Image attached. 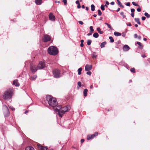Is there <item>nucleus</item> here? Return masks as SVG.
Listing matches in <instances>:
<instances>
[{
	"mask_svg": "<svg viewBox=\"0 0 150 150\" xmlns=\"http://www.w3.org/2000/svg\"><path fill=\"white\" fill-rule=\"evenodd\" d=\"M91 10L92 11H94L95 9V6L93 4H92L91 5Z\"/></svg>",
	"mask_w": 150,
	"mask_h": 150,
	"instance_id": "29",
	"label": "nucleus"
},
{
	"mask_svg": "<svg viewBox=\"0 0 150 150\" xmlns=\"http://www.w3.org/2000/svg\"><path fill=\"white\" fill-rule=\"evenodd\" d=\"M88 91V90L87 89H85L83 91V95L85 97H86L87 96V92Z\"/></svg>",
	"mask_w": 150,
	"mask_h": 150,
	"instance_id": "22",
	"label": "nucleus"
},
{
	"mask_svg": "<svg viewBox=\"0 0 150 150\" xmlns=\"http://www.w3.org/2000/svg\"><path fill=\"white\" fill-rule=\"evenodd\" d=\"M45 65L44 62H40L38 67V69H43L45 67Z\"/></svg>",
	"mask_w": 150,
	"mask_h": 150,
	"instance_id": "6",
	"label": "nucleus"
},
{
	"mask_svg": "<svg viewBox=\"0 0 150 150\" xmlns=\"http://www.w3.org/2000/svg\"><path fill=\"white\" fill-rule=\"evenodd\" d=\"M81 7V5H80V4H78L77 6V8H80Z\"/></svg>",
	"mask_w": 150,
	"mask_h": 150,
	"instance_id": "53",
	"label": "nucleus"
},
{
	"mask_svg": "<svg viewBox=\"0 0 150 150\" xmlns=\"http://www.w3.org/2000/svg\"><path fill=\"white\" fill-rule=\"evenodd\" d=\"M120 15L122 16L123 18H125L126 17V16L124 15V13L123 12H121Z\"/></svg>",
	"mask_w": 150,
	"mask_h": 150,
	"instance_id": "36",
	"label": "nucleus"
},
{
	"mask_svg": "<svg viewBox=\"0 0 150 150\" xmlns=\"http://www.w3.org/2000/svg\"><path fill=\"white\" fill-rule=\"evenodd\" d=\"M82 70V68H79L78 70V74L79 75L81 74V71Z\"/></svg>",
	"mask_w": 150,
	"mask_h": 150,
	"instance_id": "25",
	"label": "nucleus"
},
{
	"mask_svg": "<svg viewBox=\"0 0 150 150\" xmlns=\"http://www.w3.org/2000/svg\"><path fill=\"white\" fill-rule=\"evenodd\" d=\"M83 43H81L80 44V46L81 47H83Z\"/></svg>",
	"mask_w": 150,
	"mask_h": 150,
	"instance_id": "60",
	"label": "nucleus"
},
{
	"mask_svg": "<svg viewBox=\"0 0 150 150\" xmlns=\"http://www.w3.org/2000/svg\"><path fill=\"white\" fill-rule=\"evenodd\" d=\"M13 91L12 89H9L6 91L3 95V98L5 100L11 99L12 96Z\"/></svg>",
	"mask_w": 150,
	"mask_h": 150,
	"instance_id": "4",
	"label": "nucleus"
},
{
	"mask_svg": "<svg viewBox=\"0 0 150 150\" xmlns=\"http://www.w3.org/2000/svg\"><path fill=\"white\" fill-rule=\"evenodd\" d=\"M90 32H93L94 31V30L93 28V27L92 26L90 27Z\"/></svg>",
	"mask_w": 150,
	"mask_h": 150,
	"instance_id": "33",
	"label": "nucleus"
},
{
	"mask_svg": "<svg viewBox=\"0 0 150 150\" xmlns=\"http://www.w3.org/2000/svg\"><path fill=\"white\" fill-rule=\"evenodd\" d=\"M110 4L111 5H113L114 4H115V3L113 1H112V2H111L110 3Z\"/></svg>",
	"mask_w": 150,
	"mask_h": 150,
	"instance_id": "55",
	"label": "nucleus"
},
{
	"mask_svg": "<svg viewBox=\"0 0 150 150\" xmlns=\"http://www.w3.org/2000/svg\"><path fill=\"white\" fill-rule=\"evenodd\" d=\"M129 49V46L126 45H124L123 48V50L125 51H128Z\"/></svg>",
	"mask_w": 150,
	"mask_h": 150,
	"instance_id": "12",
	"label": "nucleus"
},
{
	"mask_svg": "<svg viewBox=\"0 0 150 150\" xmlns=\"http://www.w3.org/2000/svg\"><path fill=\"white\" fill-rule=\"evenodd\" d=\"M144 15L147 18H149L150 17V15L147 13H145Z\"/></svg>",
	"mask_w": 150,
	"mask_h": 150,
	"instance_id": "32",
	"label": "nucleus"
},
{
	"mask_svg": "<svg viewBox=\"0 0 150 150\" xmlns=\"http://www.w3.org/2000/svg\"><path fill=\"white\" fill-rule=\"evenodd\" d=\"M130 71L131 72H133V73H135V69L134 68H131L130 70Z\"/></svg>",
	"mask_w": 150,
	"mask_h": 150,
	"instance_id": "37",
	"label": "nucleus"
},
{
	"mask_svg": "<svg viewBox=\"0 0 150 150\" xmlns=\"http://www.w3.org/2000/svg\"><path fill=\"white\" fill-rule=\"evenodd\" d=\"M146 19V17L144 16H143L142 18V19L143 20H145Z\"/></svg>",
	"mask_w": 150,
	"mask_h": 150,
	"instance_id": "48",
	"label": "nucleus"
},
{
	"mask_svg": "<svg viewBox=\"0 0 150 150\" xmlns=\"http://www.w3.org/2000/svg\"><path fill=\"white\" fill-rule=\"evenodd\" d=\"M37 77V76L36 75H34L33 76H32L31 78H30V79L31 80H35Z\"/></svg>",
	"mask_w": 150,
	"mask_h": 150,
	"instance_id": "26",
	"label": "nucleus"
},
{
	"mask_svg": "<svg viewBox=\"0 0 150 150\" xmlns=\"http://www.w3.org/2000/svg\"><path fill=\"white\" fill-rule=\"evenodd\" d=\"M105 3L107 5H108L109 4V3L107 1H105Z\"/></svg>",
	"mask_w": 150,
	"mask_h": 150,
	"instance_id": "59",
	"label": "nucleus"
},
{
	"mask_svg": "<svg viewBox=\"0 0 150 150\" xmlns=\"http://www.w3.org/2000/svg\"><path fill=\"white\" fill-rule=\"evenodd\" d=\"M50 40V37L49 35H44L43 39V41L44 42H46Z\"/></svg>",
	"mask_w": 150,
	"mask_h": 150,
	"instance_id": "8",
	"label": "nucleus"
},
{
	"mask_svg": "<svg viewBox=\"0 0 150 150\" xmlns=\"http://www.w3.org/2000/svg\"><path fill=\"white\" fill-rule=\"evenodd\" d=\"M134 37L135 38H137V34H135L134 35Z\"/></svg>",
	"mask_w": 150,
	"mask_h": 150,
	"instance_id": "57",
	"label": "nucleus"
},
{
	"mask_svg": "<svg viewBox=\"0 0 150 150\" xmlns=\"http://www.w3.org/2000/svg\"><path fill=\"white\" fill-rule=\"evenodd\" d=\"M84 42V40H81V43H83Z\"/></svg>",
	"mask_w": 150,
	"mask_h": 150,
	"instance_id": "63",
	"label": "nucleus"
},
{
	"mask_svg": "<svg viewBox=\"0 0 150 150\" xmlns=\"http://www.w3.org/2000/svg\"><path fill=\"white\" fill-rule=\"evenodd\" d=\"M117 1L119 6L122 4L121 2H120L119 0H117Z\"/></svg>",
	"mask_w": 150,
	"mask_h": 150,
	"instance_id": "44",
	"label": "nucleus"
},
{
	"mask_svg": "<svg viewBox=\"0 0 150 150\" xmlns=\"http://www.w3.org/2000/svg\"><path fill=\"white\" fill-rule=\"evenodd\" d=\"M105 6L103 5H102L101 7L100 8L102 11H104L105 10Z\"/></svg>",
	"mask_w": 150,
	"mask_h": 150,
	"instance_id": "34",
	"label": "nucleus"
},
{
	"mask_svg": "<svg viewBox=\"0 0 150 150\" xmlns=\"http://www.w3.org/2000/svg\"><path fill=\"white\" fill-rule=\"evenodd\" d=\"M84 141V139H81V143H83Z\"/></svg>",
	"mask_w": 150,
	"mask_h": 150,
	"instance_id": "49",
	"label": "nucleus"
},
{
	"mask_svg": "<svg viewBox=\"0 0 150 150\" xmlns=\"http://www.w3.org/2000/svg\"><path fill=\"white\" fill-rule=\"evenodd\" d=\"M132 4L134 6H139V5L137 4L136 3L134 2H132Z\"/></svg>",
	"mask_w": 150,
	"mask_h": 150,
	"instance_id": "38",
	"label": "nucleus"
},
{
	"mask_svg": "<svg viewBox=\"0 0 150 150\" xmlns=\"http://www.w3.org/2000/svg\"><path fill=\"white\" fill-rule=\"evenodd\" d=\"M46 99L49 105L53 108L54 109L57 106V102L56 98L49 95H47L46 97Z\"/></svg>",
	"mask_w": 150,
	"mask_h": 150,
	"instance_id": "2",
	"label": "nucleus"
},
{
	"mask_svg": "<svg viewBox=\"0 0 150 150\" xmlns=\"http://www.w3.org/2000/svg\"><path fill=\"white\" fill-rule=\"evenodd\" d=\"M30 68L31 71L33 72H35L38 69V67L32 64H31L30 65Z\"/></svg>",
	"mask_w": 150,
	"mask_h": 150,
	"instance_id": "7",
	"label": "nucleus"
},
{
	"mask_svg": "<svg viewBox=\"0 0 150 150\" xmlns=\"http://www.w3.org/2000/svg\"><path fill=\"white\" fill-rule=\"evenodd\" d=\"M25 150H35L34 148L31 146H28L26 148Z\"/></svg>",
	"mask_w": 150,
	"mask_h": 150,
	"instance_id": "18",
	"label": "nucleus"
},
{
	"mask_svg": "<svg viewBox=\"0 0 150 150\" xmlns=\"http://www.w3.org/2000/svg\"><path fill=\"white\" fill-rule=\"evenodd\" d=\"M37 145L39 150H47V147L42 146L40 144H38Z\"/></svg>",
	"mask_w": 150,
	"mask_h": 150,
	"instance_id": "9",
	"label": "nucleus"
},
{
	"mask_svg": "<svg viewBox=\"0 0 150 150\" xmlns=\"http://www.w3.org/2000/svg\"><path fill=\"white\" fill-rule=\"evenodd\" d=\"M35 2L37 5H40L42 3V0H36Z\"/></svg>",
	"mask_w": 150,
	"mask_h": 150,
	"instance_id": "16",
	"label": "nucleus"
},
{
	"mask_svg": "<svg viewBox=\"0 0 150 150\" xmlns=\"http://www.w3.org/2000/svg\"><path fill=\"white\" fill-rule=\"evenodd\" d=\"M86 74H87V75H91V71H87V72H86Z\"/></svg>",
	"mask_w": 150,
	"mask_h": 150,
	"instance_id": "41",
	"label": "nucleus"
},
{
	"mask_svg": "<svg viewBox=\"0 0 150 150\" xmlns=\"http://www.w3.org/2000/svg\"><path fill=\"white\" fill-rule=\"evenodd\" d=\"M135 20L138 24L139 25L141 24V23L139 21V18H135Z\"/></svg>",
	"mask_w": 150,
	"mask_h": 150,
	"instance_id": "27",
	"label": "nucleus"
},
{
	"mask_svg": "<svg viewBox=\"0 0 150 150\" xmlns=\"http://www.w3.org/2000/svg\"><path fill=\"white\" fill-rule=\"evenodd\" d=\"M76 4H77L78 5L79 4H80V3H79V1H78V0H77L76 1Z\"/></svg>",
	"mask_w": 150,
	"mask_h": 150,
	"instance_id": "50",
	"label": "nucleus"
},
{
	"mask_svg": "<svg viewBox=\"0 0 150 150\" xmlns=\"http://www.w3.org/2000/svg\"><path fill=\"white\" fill-rule=\"evenodd\" d=\"M62 2L64 3V4L65 5H67V0H63Z\"/></svg>",
	"mask_w": 150,
	"mask_h": 150,
	"instance_id": "39",
	"label": "nucleus"
},
{
	"mask_svg": "<svg viewBox=\"0 0 150 150\" xmlns=\"http://www.w3.org/2000/svg\"><path fill=\"white\" fill-rule=\"evenodd\" d=\"M91 56L93 58H96L97 57V55L96 54V52H93L91 55Z\"/></svg>",
	"mask_w": 150,
	"mask_h": 150,
	"instance_id": "28",
	"label": "nucleus"
},
{
	"mask_svg": "<svg viewBox=\"0 0 150 150\" xmlns=\"http://www.w3.org/2000/svg\"><path fill=\"white\" fill-rule=\"evenodd\" d=\"M108 27V28H110V29H111V27L110 25L109 24L108 25H107Z\"/></svg>",
	"mask_w": 150,
	"mask_h": 150,
	"instance_id": "56",
	"label": "nucleus"
},
{
	"mask_svg": "<svg viewBox=\"0 0 150 150\" xmlns=\"http://www.w3.org/2000/svg\"><path fill=\"white\" fill-rule=\"evenodd\" d=\"M53 74L54 77L58 78L61 76L60 71L57 69L54 70L53 71Z\"/></svg>",
	"mask_w": 150,
	"mask_h": 150,
	"instance_id": "5",
	"label": "nucleus"
},
{
	"mask_svg": "<svg viewBox=\"0 0 150 150\" xmlns=\"http://www.w3.org/2000/svg\"><path fill=\"white\" fill-rule=\"evenodd\" d=\"M91 34H92V33H89L87 34V35L88 36H90V35H91Z\"/></svg>",
	"mask_w": 150,
	"mask_h": 150,
	"instance_id": "62",
	"label": "nucleus"
},
{
	"mask_svg": "<svg viewBox=\"0 0 150 150\" xmlns=\"http://www.w3.org/2000/svg\"><path fill=\"white\" fill-rule=\"evenodd\" d=\"M78 85L79 87H81V83L80 81L78 82Z\"/></svg>",
	"mask_w": 150,
	"mask_h": 150,
	"instance_id": "42",
	"label": "nucleus"
},
{
	"mask_svg": "<svg viewBox=\"0 0 150 150\" xmlns=\"http://www.w3.org/2000/svg\"><path fill=\"white\" fill-rule=\"evenodd\" d=\"M49 18L50 20L52 21H54L55 20V17L53 15L52 13H50L49 14Z\"/></svg>",
	"mask_w": 150,
	"mask_h": 150,
	"instance_id": "10",
	"label": "nucleus"
},
{
	"mask_svg": "<svg viewBox=\"0 0 150 150\" xmlns=\"http://www.w3.org/2000/svg\"><path fill=\"white\" fill-rule=\"evenodd\" d=\"M137 44L139 45V46L138 47L139 48H140V49L142 48L143 46L140 42H137Z\"/></svg>",
	"mask_w": 150,
	"mask_h": 150,
	"instance_id": "20",
	"label": "nucleus"
},
{
	"mask_svg": "<svg viewBox=\"0 0 150 150\" xmlns=\"http://www.w3.org/2000/svg\"><path fill=\"white\" fill-rule=\"evenodd\" d=\"M142 57H144V58L145 57H146V56L144 54L142 55Z\"/></svg>",
	"mask_w": 150,
	"mask_h": 150,
	"instance_id": "64",
	"label": "nucleus"
},
{
	"mask_svg": "<svg viewBox=\"0 0 150 150\" xmlns=\"http://www.w3.org/2000/svg\"><path fill=\"white\" fill-rule=\"evenodd\" d=\"M9 108L10 109H11L12 110L14 111L15 110V108H13V107L11 106H9Z\"/></svg>",
	"mask_w": 150,
	"mask_h": 150,
	"instance_id": "43",
	"label": "nucleus"
},
{
	"mask_svg": "<svg viewBox=\"0 0 150 150\" xmlns=\"http://www.w3.org/2000/svg\"><path fill=\"white\" fill-rule=\"evenodd\" d=\"M95 135V137L97 136L98 135V133L97 132H96L94 134H93Z\"/></svg>",
	"mask_w": 150,
	"mask_h": 150,
	"instance_id": "51",
	"label": "nucleus"
},
{
	"mask_svg": "<svg viewBox=\"0 0 150 150\" xmlns=\"http://www.w3.org/2000/svg\"><path fill=\"white\" fill-rule=\"evenodd\" d=\"M95 135L93 134L89 135L87 136V139L88 140H89L91 139H93Z\"/></svg>",
	"mask_w": 150,
	"mask_h": 150,
	"instance_id": "15",
	"label": "nucleus"
},
{
	"mask_svg": "<svg viewBox=\"0 0 150 150\" xmlns=\"http://www.w3.org/2000/svg\"><path fill=\"white\" fill-rule=\"evenodd\" d=\"M114 34L116 36H120L121 35V33L117 32H115Z\"/></svg>",
	"mask_w": 150,
	"mask_h": 150,
	"instance_id": "19",
	"label": "nucleus"
},
{
	"mask_svg": "<svg viewBox=\"0 0 150 150\" xmlns=\"http://www.w3.org/2000/svg\"><path fill=\"white\" fill-rule=\"evenodd\" d=\"M58 52L57 47L54 46H50L48 49V53L51 55H56L58 54Z\"/></svg>",
	"mask_w": 150,
	"mask_h": 150,
	"instance_id": "3",
	"label": "nucleus"
},
{
	"mask_svg": "<svg viewBox=\"0 0 150 150\" xmlns=\"http://www.w3.org/2000/svg\"><path fill=\"white\" fill-rule=\"evenodd\" d=\"M70 109V107L69 105L64 106L62 108L60 105L58 106L54 109L56 112H58L59 116L62 117L63 115L66 112H68Z\"/></svg>",
	"mask_w": 150,
	"mask_h": 150,
	"instance_id": "1",
	"label": "nucleus"
},
{
	"mask_svg": "<svg viewBox=\"0 0 150 150\" xmlns=\"http://www.w3.org/2000/svg\"><path fill=\"white\" fill-rule=\"evenodd\" d=\"M135 11V9L134 8H132L131 9V11L132 13H134Z\"/></svg>",
	"mask_w": 150,
	"mask_h": 150,
	"instance_id": "45",
	"label": "nucleus"
},
{
	"mask_svg": "<svg viewBox=\"0 0 150 150\" xmlns=\"http://www.w3.org/2000/svg\"><path fill=\"white\" fill-rule=\"evenodd\" d=\"M139 6V7L138 8H137V11L138 12H140L141 11V8Z\"/></svg>",
	"mask_w": 150,
	"mask_h": 150,
	"instance_id": "40",
	"label": "nucleus"
},
{
	"mask_svg": "<svg viewBox=\"0 0 150 150\" xmlns=\"http://www.w3.org/2000/svg\"><path fill=\"white\" fill-rule=\"evenodd\" d=\"M120 10V8H118L117 10L116 11L118 12Z\"/></svg>",
	"mask_w": 150,
	"mask_h": 150,
	"instance_id": "61",
	"label": "nucleus"
},
{
	"mask_svg": "<svg viewBox=\"0 0 150 150\" xmlns=\"http://www.w3.org/2000/svg\"><path fill=\"white\" fill-rule=\"evenodd\" d=\"M98 14L99 16H101L102 15V12L100 9L98 10Z\"/></svg>",
	"mask_w": 150,
	"mask_h": 150,
	"instance_id": "35",
	"label": "nucleus"
},
{
	"mask_svg": "<svg viewBox=\"0 0 150 150\" xmlns=\"http://www.w3.org/2000/svg\"><path fill=\"white\" fill-rule=\"evenodd\" d=\"M91 42H92V40H88L87 41V44L88 45H91Z\"/></svg>",
	"mask_w": 150,
	"mask_h": 150,
	"instance_id": "31",
	"label": "nucleus"
},
{
	"mask_svg": "<svg viewBox=\"0 0 150 150\" xmlns=\"http://www.w3.org/2000/svg\"><path fill=\"white\" fill-rule=\"evenodd\" d=\"M92 68L91 65L87 64L85 66V69L86 71H89L91 70Z\"/></svg>",
	"mask_w": 150,
	"mask_h": 150,
	"instance_id": "11",
	"label": "nucleus"
},
{
	"mask_svg": "<svg viewBox=\"0 0 150 150\" xmlns=\"http://www.w3.org/2000/svg\"><path fill=\"white\" fill-rule=\"evenodd\" d=\"M119 6L120 7H122V8H123L124 7V6L122 4H121V5H119Z\"/></svg>",
	"mask_w": 150,
	"mask_h": 150,
	"instance_id": "58",
	"label": "nucleus"
},
{
	"mask_svg": "<svg viewBox=\"0 0 150 150\" xmlns=\"http://www.w3.org/2000/svg\"><path fill=\"white\" fill-rule=\"evenodd\" d=\"M97 30L98 32L100 34H102L103 33V31L101 30V29L100 28H97Z\"/></svg>",
	"mask_w": 150,
	"mask_h": 150,
	"instance_id": "21",
	"label": "nucleus"
},
{
	"mask_svg": "<svg viewBox=\"0 0 150 150\" xmlns=\"http://www.w3.org/2000/svg\"><path fill=\"white\" fill-rule=\"evenodd\" d=\"M4 114L5 117H8L9 114V111L8 113H7L6 110H4Z\"/></svg>",
	"mask_w": 150,
	"mask_h": 150,
	"instance_id": "17",
	"label": "nucleus"
},
{
	"mask_svg": "<svg viewBox=\"0 0 150 150\" xmlns=\"http://www.w3.org/2000/svg\"><path fill=\"white\" fill-rule=\"evenodd\" d=\"M18 80L17 79L14 80L13 83V85H15L16 86H19V84L18 82Z\"/></svg>",
	"mask_w": 150,
	"mask_h": 150,
	"instance_id": "13",
	"label": "nucleus"
},
{
	"mask_svg": "<svg viewBox=\"0 0 150 150\" xmlns=\"http://www.w3.org/2000/svg\"><path fill=\"white\" fill-rule=\"evenodd\" d=\"M131 16L132 17H134V13H132L131 14Z\"/></svg>",
	"mask_w": 150,
	"mask_h": 150,
	"instance_id": "52",
	"label": "nucleus"
},
{
	"mask_svg": "<svg viewBox=\"0 0 150 150\" xmlns=\"http://www.w3.org/2000/svg\"><path fill=\"white\" fill-rule=\"evenodd\" d=\"M109 39L110 40V41L111 42H114V40L113 38L112 37H111V36L109 37Z\"/></svg>",
	"mask_w": 150,
	"mask_h": 150,
	"instance_id": "30",
	"label": "nucleus"
},
{
	"mask_svg": "<svg viewBox=\"0 0 150 150\" xmlns=\"http://www.w3.org/2000/svg\"><path fill=\"white\" fill-rule=\"evenodd\" d=\"M106 42H102L100 44V47L101 48H103L105 47V45L106 44Z\"/></svg>",
	"mask_w": 150,
	"mask_h": 150,
	"instance_id": "23",
	"label": "nucleus"
},
{
	"mask_svg": "<svg viewBox=\"0 0 150 150\" xmlns=\"http://www.w3.org/2000/svg\"><path fill=\"white\" fill-rule=\"evenodd\" d=\"M3 110H6L7 112L8 113L9 112V110L6 105H4L3 106Z\"/></svg>",
	"mask_w": 150,
	"mask_h": 150,
	"instance_id": "14",
	"label": "nucleus"
},
{
	"mask_svg": "<svg viewBox=\"0 0 150 150\" xmlns=\"http://www.w3.org/2000/svg\"><path fill=\"white\" fill-rule=\"evenodd\" d=\"M126 5L127 6H130V3L129 2H128L126 4Z\"/></svg>",
	"mask_w": 150,
	"mask_h": 150,
	"instance_id": "47",
	"label": "nucleus"
},
{
	"mask_svg": "<svg viewBox=\"0 0 150 150\" xmlns=\"http://www.w3.org/2000/svg\"><path fill=\"white\" fill-rule=\"evenodd\" d=\"M93 37L96 38H98L99 36V35L98 33H93Z\"/></svg>",
	"mask_w": 150,
	"mask_h": 150,
	"instance_id": "24",
	"label": "nucleus"
},
{
	"mask_svg": "<svg viewBox=\"0 0 150 150\" xmlns=\"http://www.w3.org/2000/svg\"><path fill=\"white\" fill-rule=\"evenodd\" d=\"M127 25L128 26H131V24L130 23H129L127 24Z\"/></svg>",
	"mask_w": 150,
	"mask_h": 150,
	"instance_id": "54",
	"label": "nucleus"
},
{
	"mask_svg": "<svg viewBox=\"0 0 150 150\" xmlns=\"http://www.w3.org/2000/svg\"><path fill=\"white\" fill-rule=\"evenodd\" d=\"M79 23L80 24V25H83V22L82 21H79Z\"/></svg>",
	"mask_w": 150,
	"mask_h": 150,
	"instance_id": "46",
	"label": "nucleus"
}]
</instances>
